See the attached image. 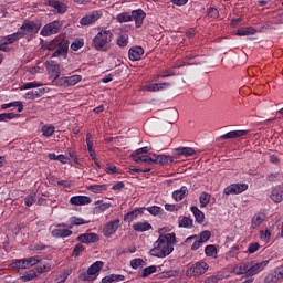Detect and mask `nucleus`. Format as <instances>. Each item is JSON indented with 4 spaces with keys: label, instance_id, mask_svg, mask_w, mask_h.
Returning a JSON list of instances; mask_svg holds the SVG:
<instances>
[{
    "label": "nucleus",
    "instance_id": "nucleus-1",
    "mask_svg": "<svg viewBox=\"0 0 283 283\" xmlns=\"http://www.w3.org/2000/svg\"><path fill=\"white\" fill-rule=\"evenodd\" d=\"M176 244V233L160 234L150 250L153 258H167L174 253V245Z\"/></svg>",
    "mask_w": 283,
    "mask_h": 283
},
{
    "label": "nucleus",
    "instance_id": "nucleus-2",
    "mask_svg": "<svg viewBox=\"0 0 283 283\" xmlns=\"http://www.w3.org/2000/svg\"><path fill=\"white\" fill-rule=\"evenodd\" d=\"M114 33L112 31L102 29L93 39L92 45L97 52H109Z\"/></svg>",
    "mask_w": 283,
    "mask_h": 283
},
{
    "label": "nucleus",
    "instance_id": "nucleus-3",
    "mask_svg": "<svg viewBox=\"0 0 283 283\" xmlns=\"http://www.w3.org/2000/svg\"><path fill=\"white\" fill-rule=\"evenodd\" d=\"M50 50H54L53 59H67V52L70 50V42L63 38H55L50 43Z\"/></svg>",
    "mask_w": 283,
    "mask_h": 283
},
{
    "label": "nucleus",
    "instance_id": "nucleus-4",
    "mask_svg": "<svg viewBox=\"0 0 283 283\" xmlns=\"http://www.w3.org/2000/svg\"><path fill=\"white\" fill-rule=\"evenodd\" d=\"M39 30H41V23H36L34 21L25 20L21 28L18 30L20 36L23 39L25 36H34V34H39Z\"/></svg>",
    "mask_w": 283,
    "mask_h": 283
},
{
    "label": "nucleus",
    "instance_id": "nucleus-5",
    "mask_svg": "<svg viewBox=\"0 0 283 283\" xmlns=\"http://www.w3.org/2000/svg\"><path fill=\"white\" fill-rule=\"evenodd\" d=\"M207 271H209V264L205 261H199L186 270V275L187 277H198L205 275Z\"/></svg>",
    "mask_w": 283,
    "mask_h": 283
},
{
    "label": "nucleus",
    "instance_id": "nucleus-6",
    "mask_svg": "<svg viewBox=\"0 0 283 283\" xmlns=\"http://www.w3.org/2000/svg\"><path fill=\"white\" fill-rule=\"evenodd\" d=\"M248 277H253L259 273H262L266 266H269V260L255 262V261H248Z\"/></svg>",
    "mask_w": 283,
    "mask_h": 283
},
{
    "label": "nucleus",
    "instance_id": "nucleus-7",
    "mask_svg": "<svg viewBox=\"0 0 283 283\" xmlns=\"http://www.w3.org/2000/svg\"><path fill=\"white\" fill-rule=\"evenodd\" d=\"M71 229H69L67 223H59L55 226V228L52 230L51 235L53 238H70L72 235Z\"/></svg>",
    "mask_w": 283,
    "mask_h": 283
},
{
    "label": "nucleus",
    "instance_id": "nucleus-8",
    "mask_svg": "<svg viewBox=\"0 0 283 283\" xmlns=\"http://www.w3.org/2000/svg\"><path fill=\"white\" fill-rule=\"evenodd\" d=\"M62 24L60 21H53L43 27L41 30L42 36H52V34H59L61 32Z\"/></svg>",
    "mask_w": 283,
    "mask_h": 283
},
{
    "label": "nucleus",
    "instance_id": "nucleus-9",
    "mask_svg": "<svg viewBox=\"0 0 283 283\" xmlns=\"http://www.w3.org/2000/svg\"><path fill=\"white\" fill-rule=\"evenodd\" d=\"M247 189H249V185L247 184H231L224 188L223 193L224 196H238V193H243Z\"/></svg>",
    "mask_w": 283,
    "mask_h": 283
},
{
    "label": "nucleus",
    "instance_id": "nucleus-10",
    "mask_svg": "<svg viewBox=\"0 0 283 283\" xmlns=\"http://www.w3.org/2000/svg\"><path fill=\"white\" fill-rule=\"evenodd\" d=\"M103 17V11L102 10H94L91 13L84 15L81 20L80 23L81 25H92L93 23H96L98 19Z\"/></svg>",
    "mask_w": 283,
    "mask_h": 283
},
{
    "label": "nucleus",
    "instance_id": "nucleus-11",
    "mask_svg": "<svg viewBox=\"0 0 283 283\" xmlns=\"http://www.w3.org/2000/svg\"><path fill=\"white\" fill-rule=\"evenodd\" d=\"M119 227H120V219H115L106 223L103 228L104 238H112V235H114V233L118 231Z\"/></svg>",
    "mask_w": 283,
    "mask_h": 283
},
{
    "label": "nucleus",
    "instance_id": "nucleus-12",
    "mask_svg": "<svg viewBox=\"0 0 283 283\" xmlns=\"http://www.w3.org/2000/svg\"><path fill=\"white\" fill-rule=\"evenodd\" d=\"M147 13L143 9H136L132 11V21H135L136 28H143V21H145Z\"/></svg>",
    "mask_w": 283,
    "mask_h": 283
},
{
    "label": "nucleus",
    "instance_id": "nucleus-13",
    "mask_svg": "<svg viewBox=\"0 0 283 283\" xmlns=\"http://www.w3.org/2000/svg\"><path fill=\"white\" fill-rule=\"evenodd\" d=\"M143 213H145V207L135 208L124 216V222L132 223L138 219V216H143Z\"/></svg>",
    "mask_w": 283,
    "mask_h": 283
},
{
    "label": "nucleus",
    "instance_id": "nucleus-14",
    "mask_svg": "<svg viewBox=\"0 0 283 283\" xmlns=\"http://www.w3.org/2000/svg\"><path fill=\"white\" fill-rule=\"evenodd\" d=\"M45 3L54 8L57 14H65L67 12V6L59 0H45Z\"/></svg>",
    "mask_w": 283,
    "mask_h": 283
},
{
    "label": "nucleus",
    "instance_id": "nucleus-15",
    "mask_svg": "<svg viewBox=\"0 0 283 283\" xmlns=\"http://www.w3.org/2000/svg\"><path fill=\"white\" fill-rule=\"evenodd\" d=\"M70 202L74 207H83L85 205H92V199L87 196H73L70 198Z\"/></svg>",
    "mask_w": 283,
    "mask_h": 283
},
{
    "label": "nucleus",
    "instance_id": "nucleus-16",
    "mask_svg": "<svg viewBox=\"0 0 283 283\" xmlns=\"http://www.w3.org/2000/svg\"><path fill=\"white\" fill-rule=\"evenodd\" d=\"M98 240L99 238L96 233H84L77 237V242H82L83 244H94Z\"/></svg>",
    "mask_w": 283,
    "mask_h": 283
},
{
    "label": "nucleus",
    "instance_id": "nucleus-17",
    "mask_svg": "<svg viewBox=\"0 0 283 283\" xmlns=\"http://www.w3.org/2000/svg\"><path fill=\"white\" fill-rule=\"evenodd\" d=\"M143 54H145V50L142 46H133L128 51V59L129 61H140Z\"/></svg>",
    "mask_w": 283,
    "mask_h": 283
},
{
    "label": "nucleus",
    "instance_id": "nucleus-18",
    "mask_svg": "<svg viewBox=\"0 0 283 283\" xmlns=\"http://www.w3.org/2000/svg\"><path fill=\"white\" fill-rule=\"evenodd\" d=\"M132 227L137 233H145V231H151V229H154L151 223H149L148 221H138L133 223Z\"/></svg>",
    "mask_w": 283,
    "mask_h": 283
},
{
    "label": "nucleus",
    "instance_id": "nucleus-19",
    "mask_svg": "<svg viewBox=\"0 0 283 283\" xmlns=\"http://www.w3.org/2000/svg\"><path fill=\"white\" fill-rule=\"evenodd\" d=\"M247 134H249L248 130H232V132L221 135L220 139L229 140V139H233V138H242V136H247Z\"/></svg>",
    "mask_w": 283,
    "mask_h": 283
},
{
    "label": "nucleus",
    "instance_id": "nucleus-20",
    "mask_svg": "<svg viewBox=\"0 0 283 283\" xmlns=\"http://www.w3.org/2000/svg\"><path fill=\"white\" fill-rule=\"evenodd\" d=\"M187 196H189V189L187 188V186H182L179 190H175L172 192V198L176 202L185 200Z\"/></svg>",
    "mask_w": 283,
    "mask_h": 283
},
{
    "label": "nucleus",
    "instance_id": "nucleus-21",
    "mask_svg": "<svg viewBox=\"0 0 283 283\" xmlns=\"http://www.w3.org/2000/svg\"><path fill=\"white\" fill-rule=\"evenodd\" d=\"M175 156H185L189 158V156H196V150L192 147H179L174 149Z\"/></svg>",
    "mask_w": 283,
    "mask_h": 283
},
{
    "label": "nucleus",
    "instance_id": "nucleus-22",
    "mask_svg": "<svg viewBox=\"0 0 283 283\" xmlns=\"http://www.w3.org/2000/svg\"><path fill=\"white\" fill-rule=\"evenodd\" d=\"M154 165H171L174 163V157L168 155H156L154 154Z\"/></svg>",
    "mask_w": 283,
    "mask_h": 283
},
{
    "label": "nucleus",
    "instance_id": "nucleus-23",
    "mask_svg": "<svg viewBox=\"0 0 283 283\" xmlns=\"http://www.w3.org/2000/svg\"><path fill=\"white\" fill-rule=\"evenodd\" d=\"M271 200L273 202L280 203L283 200V187L276 186L274 189H272V192L270 195Z\"/></svg>",
    "mask_w": 283,
    "mask_h": 283
},
{
    "label": "nucleus",
    "instance_id": "nucleus-24",
    "mask_svg": "<svg viewBox=\"0 0 283 283\" xmlns=\"http://www.w3.org/2000/svg\"><path fill=\"white\" fill-rule=\"evenodd\" d=\"M193 240H195V242H193ZM191 242H193L191 245V251H198V249H200V247H202V244H205V243H201L200 239H198V234H192V235L186 238L185 244H191Z\"/></svg>",
    "mask_w": 283,
    "mask_h": 283
},
{
    "label": "nucleus",
    "instance_id": "nucleus-25",
    "mask_svg": "<svg viewBox=\"0 0 283 283\" xmlns=\"http://www.w3.org/2000/svg\"><path fill=\"white\" fill-rule=\"evenodd\" d=\"M248 271H249V261L240 263L233 269V273H235V275H244V277H249Z\"/></svg>",
    "mask_w": 283,
    "mask_h": 283
},
{
    "label": "nucleus",
    "instance_id": "nucleus-26",
    "mask_svg": "<svg viewBox=\"0 0 283 283\" xmlns=\"http://www.w3.org/2000/svg\"><path fill=\"white\" fill-rule=\"evenodd\" d=\"M49 76L56 81L61 76V66L59 64H49L48 65Z\"/></svg>",
    "mask_w": 283,
    "mask_h": 283
},
{
    "label": "nucleus",
    "instance_id": "nucleus-27",
    "mask_svg": "<svg viewBox=\"0 0 283 283\" xmlns=\"http://www.w3.org/2000/svg\"><path fill=\"white\" fill-rule=\"evenodd\" d=\"M258 33V29L253 27H244L235 32V36H252Z\"/></svg>",
    "mask_w": 283,
    "mask_h": 283
},
{
    "label": "nucleus",
    "instance_id": "nucleus-28",
    "mask_svg": "<svg viewBox=\"0 0 283 283\" xmlns=\"http://www.w3.org/2000/svg\"><path fill=\"white\" fill-rule=\"evenodd\" d=\"M178 227L181 229H193V220L189 217H179Z\"/></svg>",
    "mask_w": 283,
    "mask_h": 283
},
{
    "label": "nucleus",
    "instance_id": "nucleus-29",
    "mask_svg": "<svg viewBox=\"0 0 283 283\" xmlns=\"http://www.w3.org/2000/svg\"><path fill=\"white\" fill-rule=\"evenodd\" d=\"M125 282V275L123 274H111L102 279V283H115Z\"/></svg>",
    "mask_w": 283,
    "mask_h": 283
},
{
    "label": "nucleus",
    "instance_id": "nucleus-30",
    "mask_svg": "<svg viewBox=\"0 0 283 283\" xmlns=\"http://www.w3.org/2000/svg\"><path fill=\"white\" fill-rule=\"evenodd\" d=\"M165 87H171V84L169 82L166 83H156V84H150L146 86L147 92H160V90H165Z\"/></svg>",
    "mask_w": 283,
    "mask_h": 283
},
{
    "label": "nucleus",
    "instance_id": "nucleus-31",
    "mask_svg": "<svg viewBox=\"0 0 283 283\" xmlns=\"http://www.w3.org/2000/svg\"><path fill=\"white\" fill-rule=\"evenodd\" d=\"M190 210L195 216L196 222H198V224H202V222H205V212L196 206H192Z\"/></svg>",
    "mask_w": 283,
    "mask_h": 283
},
{
    "label": "nucleus",
    "instance_id": "nucleus-32",
    "mask_svg": "<svg viewBox=\"0 0 283 283\" xmlns=\"http://www.w3.org/2000/svg\"><path fill=\"white\" fill-rule=\"evenodd\" d=\"M265 218L266 217L262 213H255L251 220L252 229H258L260 227V224H262V222H264Z\"/></svg>",
    "mask_w": 283,
    "mask_h": 283
},
{
    "label": "nucleus",
    "instance_id": "nucleus-33",
    "mask_svg": "<svg viewBox=\"0 0 283 283\" xmlns=\"http://www.w3.org/2000/svg\"><path fill=\"white\" fill-rule=\"evenodd\" d=\"M104 263L103 261H96L88 268V274L96 275V273H101L103 270Z\"/></svg>",
    "mask_w": 283,
    "mask_h": 283
},
{
    "label": "nucleus",
    "instance_id": "nucleus-34",
    "mask_svg": "<svg viewBox=\"0 0 283 283\" xmlns=\"http://www.w3.org/2000/svg\"><path fill=\"white\" fill-rule=\"evenodd\" d=\"M42 94H43V90L38 88L35 91L27 92L25 95H24V98L27 101H34L35 98H41Z\"/></svg>",
    "mask_w": 283,
    "mask_h": 283
},
{
    "label": "nucleus",
    "instance_id": "nucleus-35",
    "mask_svg": "<svg viewBox=\"0 0 283 283\" xmlns=\"http://www.w3.org/2000/svg\"><path fill=\"white\" fill-rule=\"evenodd\" d=\"M41 132H42V136H44L45 138H50L54 136V132H56V127H54V125H43L41 128Z\"/></svg>",
    "mask_w": 283,
    "mask_h": 283
},
{
    "label": "nucleus",
    "instance_id": "nucleus-36",
    "mask_svg": "<svg viewBox=\"0 0 283 283\" xmlns=\"http://www.w3.org/2000/svg\"><path fill=\"white\" fill-rule=\"evenodd\" d=\"M83 224H87V221H85V219L78 217H71L69 229H74V227H81Z\"/></svg>",
    "mask_w": 283,
    "mask_h": 283
},
{
    "label": "nucleus",
    "instance_id": "nucleus-37",
    "mask_svg": "<svg viewBox=\"0 0 283 283\" xmlns=\"http://www.w3.org/2000/svg\"><path fill=\"white\" fill-rule=\"evenodd\" d=\"M205 254L207 258H213L216 260V258H218V248L213 244H209L205 248Z\"/></svg>",
    "mask_w": 283,
    "mask_h": 283
},
{
    "label": "nucleus",
    "instance_id": "nucleus-38",
    "mask_svg": "<svg viewBox=\"0 0 283 283\" xmlns=\"http://www.w3.org/2000/svg\"><path fill=\"white\" fill-rule=\"evenodd\" d=\"M282 280V276L279 275L277 271L274 270V272L268 274L264 279V283H276Z\"/></svg>",
    "mask_w": 283,
    "mask_h": 283
},
{
    "label": "nucleus",
    "instance_id": "nucleus-39",
    "mask_svg": "<svg viewBox=\"0 0 283 283\" xmlns=\"http://www.w3.org/2000/svg\"><path fill=\"white\" fill-rule=\"evenodd\" d=\"M200 208L205 209L211 202V193L202 192L199 197Z\"/></svg>",
    "mask_w": 283,
    "mask_h": 283
},
{
    "label": "nucleus",
    "instance_id": "nucleus-40",
    "mask_svg": "<svg viewBox=\"0 0 283 283\" xmlns=\"http://www.w3.org/2000/svg\"><path fill=\"white\" fill-rule=\"evenodd\" d=\"M21 115L15 113H1L0 123H8V120H14V118H20Z\"/></svg>",
    "mask_w": 283,
    "mask_h": 283
},
{
    "label": "nucleus",
    "instance_id": "nucleus-41",
    "mask_svg": "<svg viewBox=\"0 0 283 283\" xmlns=\"http://www.w3.org/2000/svg\"><path fill=\"white\" fill-rule=\"evenodd\" d=\"M134 163L140 164V163H147L148 165H154V159L147 155L143 156H135L132 158Z\"/></svg>",
    "mask_w": 283,
    "mask_h": 283
},
{
    "label": "nucleus",
    "instance_id": "nucleus-42",
    "mask_svg": "<svg viewBox=\"0 0 283 283\" xmlns=\"http://www.w3.org/2000/svg\"><path fill=\"white\" fill-rule=\"evenodd\" d=\"M81 81H83V76L81 75L66 76L69 87H74V85H77Z\"/></svg>",
    "mask_w": 283,
    "mask_h": 283
},
{
    "label": "nucleus",
    "instance_id": "nucleus-43",
    "mask_svg": "<svg viewBox=\"0 0 283 283\" xmlns=\"http://www.w3.org/2000/svg\"><path fill=\"white\" fill-rule=\"evenodd\" d=\"M116 21L117 23H129V21H133L132 14H129L128 12H122L117 14Z\"/></svg>",
    "mask_w": 283,
    "mask_h": 283
},
{
    "label": "nucleus",
    "instance_id": "nucleus-44",
    "mask_svg": "<svg viewBox=\"0 0 283 283\" xmlns=\"http://www.w3.org/2000/svg\"><path fill=\"white\" fill-rule=\"evenodd\" d=\"M117 45L118 48H127L129 45V35L122 34L117 38Z\"/></svg>",
    "mask_w": 283,
    "mask_h": 283
},
{
    "label": "nucleus",
    "instance_id": "nucleus-45",
    "mask_svg": "<svg viewBox=\"0 0 283 283\" xmlns=\"http://www.w3.org/2000/svg\"><path fill=\"white\" fill-rule=\"evenodd\" d=\"M12 269H28V263L25 259H17L11 263Z\"/></svg>",
    "mask_w": 283,
    "mask_h": 283
},
{
    "label": "nucleus",
    "instance_id": "nucleus-46",
    "mask_svg": "<svg viewBox=\"0 0 283 283\" xmlns=\"http://www.w3.org/2000/svg\"><path fill=\"white\" fill-rule=\"evenodd\" d=\"M34 202H36V192L32 191L30 195H28L24 198V205H25V207H32V205H34Z\"/></svg>",
    "mask_w": 283,
    "mask_h": 283
},
{
    "label": "nucleus",
    "instance_id": "nucleus-47",
    "mask_svg": "<svg viewBox=\"0 0 283 283\" xmlns=\"http://www.w3.org/2000/svg\"><path fill=\"white\" fill-rule=\"evenodd\" d=\"M4 39H6V44H12V43H15V41H19V39H22V38H21V33L18 31L13 34L7 35Z\"/></svg>",
    "mask_w": 283,
    "mask_h": 283
},
{
    "label": "nucleus",
    "instance_id": "nucleus-48",
    "mask_svg": "<svg viewBox=\"0 0 283 283\" xmlns=\"http://www.w3.org/2000/svg\"><path fill=\"white\" fill-rule=\"evenodd\" d=\"M88 190L93 193H101L102 191H107V185H92Z\"/></svg>",
    "mask_w": 283,
    "mask_h": 283
},
{
    "label": "nucleus",
    "instance_id": "nucleus-49",
    "mask_svg": "<svg viewBox=\"0 0 283 283\" xmlns=\"http://www.w3.org/2000/svg\"><path fill=\"white\" fill-rule=\"evenodd\" d=\"M198 239H199V241H201V243L206 244V242H209V240H211V231H209V230L202 231L198 235Z\"/></svg>",
    "mask_w": 283,
    "mask_h": 283
},
{
    "label": "nucleus",
    "instance_id": "nucleus-50",
    "mask_svg": "<svg viewBox=\"0 0 283 283\" xmlns=\"http://www.w3.org/2000/svg\"><path fill=\"white\" fill-rule=\"evenodd\" d=\"M158 268L156 265L147 266L143 270L142 277H149V275H153V273H156Z\"/></svg>",
    "mask_w": 283,
    "mask_h": 283
},
{
    "label": "nucleus",
    "instance_id": "nucleus-51",
    "mask_svg": "<svg viewBox=\"0 0 283 283\" xmlns=\"http://www.w3.org/2000/svg\"><path fill=\"white\" fill-rule=\"evenodd\" d=\"M34 277H36V272L33 270H30L22 275V281L23 282H32V280H34Z\"/></svg>",
    "mask_w": 283,
    "mask_h": 283
},
{
    "label": "nucleus",
    "instance_id": "nucleus-52",
    "mask_svg": "<svg viewBox=\"0 0 283 283\" xmlns=\"http://www.w3.org/2000/svg\"><path fill=\"white\" fill-rule=\"evenodd\" d=\"M281 178H282V174L280 172H275V174L271 172L266 176L268 182H277L279 180H281Z\"/></svg>",
    "mask_w": 283,
    "mask_h": 283
},
{
    "label": "nucleus",
    "instance_id": "nucleus-53",
    "mask_svg": "<svg viewBox=\"0 0 283 283\" xmlns=\"http://www.w3.org/2000/svg\"><path fill=\"white\" fill-rule=\"evenodd\" d=\"M145 211H148L150 216H158L159 213H161L163 208L158 206H153V207L145 208Z\"/></svg>",
    "mask_w": 283,
    "mask_h": 283
},
{
    "label": "nucleus",
    "instance_id": "nucleus-54",
    "mask_svg": "<svg viewBox=\"0 0 283 283\" xmlns=\"http://www.w3.org/2000/svg\"><path fill=\"white\" fill-rule=\"evenodd\" d=\"M25 260H27V269H30V266H35V264H39V262H41L39 256H31Z\"/></svg>",
    "mask_w": 283,
    "mask_h": 283
},
{
    "label": "nucleus",
    "instance_id": "nucleus-55",
    "mask_svg": "<svg viewBox=\"0 0 283 283\" xmlns=\"http://www.w3.org/2000/svg\"><path fill=\"white\" fill-rule=\"evenodd\" d=\"M198 63H196V62H186L185 61V59H184V61H176L175 63H174V66L172 67H175V69H180V67H185V65H197Z\"/></svg>",
    "mask_w": 283,
    "mask_h": 283
},
{
    "label": "nucleus",
    "instance_id": "nucleus-56",
    "mask_svg": "<svg viewBox=\"0 0 283 283\" xmlns=\"http://www.w3.org/2000/svg\"><path fill=\"white\" fill-rule=\"evenodd\" d=\"M57 87H70L67 84V77H57V80L53 81Z\"/></svg>",
    "mask_w": 283,
    "mask_h": 283
},
{
    "label": "nucleus",
    "instance_id": "nucleus-57",
    "mask_svg": "<svg viewBox=\"0 0 283 283\" xmlns=\"http://www.w3.org/2000/svg\"><path fill=\"white\" fill-rule=\"evenodd\" d=\"M143 154H149V147H142L133 151L130 155V158H134L135 156H140Z\"/></svg>",
    "mask_w": 283,
    "mask_h": 283
},
{
    "label": "nucleus",
    "instance_id": "nucleus-58",
    "mask_svg": "<svg viewBox=\"0 0 283 283\" xmlns=\"http://www.w3.org/2000/svg\"><path fill=\"white\" fill-rule=\"evenodd\" d=\"M86 145H87V151L93 153L94 151V140H92V134L86 135Z\"/></svg>",
    "mask_w": 283,
    "mask_h": 283
},
{
    "label": "nucleus",
    "instance_id": "nucleus-59",
    "mask_svg": "<svg viewBox=\"0 0 283 283\" xmlns=\"http://www.w3.org/2000/svg\"><path fill=\"white\" fill-rule=\"evenodd\" d=\"M41 84H39L38 82H29V83H24L20 90H34V87H39Z\"/></svg>",
    "mask_w": 283,
    "mask_h": 283
},
{
    "label": "nucleus",
    "instance_id": "nucleus-60",
    "mask_svg": "<svg viewBox=\"0 0 283 283\" xmlns=\"http://www.w3.org/2000/svg\"><path fill=\"white\" fill-rule=\"evenodd\" d=\"M145 264V261L143 259H133L130 261L132 269H139V266H143Z\"/></svg>",
    "mask_w": 283,
    "mask_h": 283
},
{
    "label": "nucleus",
    "instance_id": "nucleus-61",
    "mask_svg": "<svg viewBox=\"0 0 283 283\" xmlns=\"http://www.w3.org/2000/svg\"><path fill=\"white\" fill-rule=\"evenodd\" d=\"M208 17H210V19H218V17H220V11H218L216 8L210 7L208 9Z\"/></svg>",
    "mask_w": 283,
    "mask_h": 283
},
{
    "label": "nucleus",
    "instance_id": "nucleus-62",
    "mask_svg": "<svg viewBox=\"0 0 283 283\" xmlns=\"http://www.w3.org/2000/svg\"><path fill=\"white\" fill-rule=\"evenodd\" d=\"M260 235L263 242H269L271 240V231L269 230H261Z\"/></svg>",
    "mask_w": 283,
    "mask_h": 283
},
{
    "label": "nucleus",
    "instance_id": "nucleus-63",
    "mask_svg": "<svg viewBox=\"0 0 283 283\" xmlns=\"http://www.w3.org/2000/svg\"><path fill=\"white\" fill-rule=\"evenodd\" d=\"M9 105H10V107H17L19 114H21V112H23V102H21V101L10 102Z\"/></svg>",
    "mask_w": 283,
    "mask_h": 283
},
{
    "label": "nucleus",
    "instance_id": "nucleus-64",
    "mask_svg": "<svg viewBox=\"0 0 283 283\" xmlns=\"http://www.w3.org/2000/svg\"><path fill=\"white\" fill-rule=\"evenodd\" d=\"M256 251H260V243L254 242V243H250L249 248H248V253H256Z\"/></svg>",
    "mask_w": 283,
    "mask_h": 283
}]
</instances>
